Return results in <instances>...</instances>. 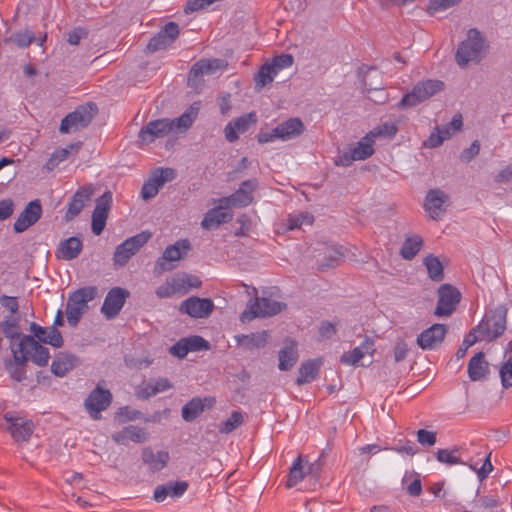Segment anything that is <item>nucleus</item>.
Returning a JSON list of instances; mask_svg holds the SVG:
<instances>
[{
    "instance_id": "a211bd4d",
    "label": "nucleus",
    "mask_w": 512,
    "mask_h": 512,
    "mask_svg": "<svg viewBox=\"0 0 512 512\" xmlns=\"http://www.w3.org/2000/svg\"><path fill=\"white\" fill-rule=\"evenodd\" d=\"M447 331L445 324H433L418 335L416 342L422 350H434L444 341Z\"/></svg>"
},
{
    "instance_id": "0e129e2a",
    "label": "nucleus",
    "mask_w": 512,
    "mask_h": 512,
    "mask_svg": "<svg viewBox=\"0 0 512 512\" xmlns=\"http://www.w3.org/2000/svg\"><path fill=\"white\" fill-rule=\"evenodd\" d=\"M409 352V346L403 339H398L395 343L393 354L395 362L403 361Z\"/></svg>"
},
{
    "instance_id": "4c0bfd02",
    "label": "nucleus",
    "mask_w": 512,
    "mask_h": 512,
    "mask_svg": "<svg viewBox=\"0 0 512 512\" xmlns=\"http://www.w3.org/2000/svg\"><path fill=\"white\" fill-rule=\"evenodd\" d=\"M174 282L181 294H186L192 289L200 288L202 285L199 277L188 273L177 274L174 276Z\"/></svg>"
},
{
    "instance_id": "6e6d98bb",
    "label": "nucleus",
    "mask_w": 512,
    "mask_h": 512,
    "mask_svg": "<svg viewBox=\"0 0 512 512\" xmlns=\"http://www.w3.org/2000/svg\"><path fill=\"white\" fill-rule=\"evenodd\" d=\"M293 56L291 54H281L279 56H275L270 62H268L275 71L279 73L281 70L289 68L293 64Z\"/></svg>"
},
{
    "instance_id": "f257e3e1",
    "label": "nucleus",
    "mask_w": 512,
    "mask_h": 512,
    "mask_svg": "<svg viewBox=\"0 0 512 512\" xmlns=\"http://www.w3.org/2000/svg\"><path fill=\"white\" fill-rule=\"evenodd\" d=\"M487 48L486 40L476 28H471L467 32V37L463 40L455 53V61L460 67H466L469 63L477 64L481 61Z\"/></svg>"
},
{
    "instance_id": "4be33fe9",
    "label": "nucleus",
    "mask_w": 512,
    "mask_h": 512,
    "mask_svg": "<svg viewBox=\"0 0 512 512\" xmlns=\"http://www.w3.org/2000/svg\"><path fill=\"white\" fill-rule=\"evenodd\" d=\"M222 67V61L219 59H202L193 64L188 74V85L198 87L201 84V78L204 75L214 73Z\"/></svg>"
},
{
    "instance_id": "5701e85b",
    "label": "nucleus",
    "mask_w": 512,
    "mask_h": 512,
    "mask_svg": "<svg viewBox=\"0 0 512 512\" xmlns=\"http://www.w3.org/2000/svg\"><path fill=\"white\" fill-rule=\"evenodd\" d=\"M448 199V195L440 189H431L428 191L424 207L431 219L437 220L445 213V203Z\"/></svg>"
},
{
    "instance_id": "aec40b11",
    "label": "nucleus",
    "mask_w": 512,
    "mask_h": 512,
    "mask_svg": "<svg viewBox=\"0 0 512 512\" xmlns=\"http://www.w3.org/2000/svg\"><path fill=\"white\" fill-rule=\"evenodd\" d=\"M4 420L8 424L6 429L15 441H27L33 433L34 425L30 420L15 416L12 413H6Z\"/></svg>"
},
{
    "instance_id": "774afa93",
    "label": "nucleus",
    "mask_w": 512,
    "mask_h": 512,
    "mask_svg": "<svg viewBox=\"0 0 512 512\" xmlns=\"http://www.w3.org/2000/svg\"><path fill=\"white\" fill-rule=\"evenodd\" d=\"M169 351L173 356L182 359L189 353V348L187 347L185 339L182 338L171 346Z\"/></svg>"
},
{
    "instance_id": "72a5a7b5",
    "label": "nucleus",
    "mask_w": 512,
    "mask_h": 512,
    "mask_svg": "<svg viewBox=\"0 0 512 512\" xmlns=\"http://www.w3.org/2000/svg\"><path fill=\"white\" fill-rule=\"evenodd\" d=\"M82 249V240L79 237L73 236L60 242L57 253L58 257L64 260H73L80 255Z\"/></svg>"
},
{
    "instance_id": "7c9ffc66",
    "label": "nucleus",
    "mask_w": 512,
    "mask_h": 512,
    "mask_svg": "<svg viewBox=\"0 0 512 512\" xmlns=\"http://www.w3.org/2000/svg\"><path fill=\"white\" fill-rule=\"evenodd\" d=\"M270 335L268 331H261L251 334H240L235 336V340L239 346L246 350H254L264 348Z\"/></svg>"
},
{
    "instance_id": "c756f323",
    "label": "nucleus",
    "mask_w": 512,
    "mask_h": 512,
    "mask_svg": "<svg viewBox=\"0 0 512 512\" xmlns=\"http://www.w3.org/2000/svg\"><path fill=\"white\" fill-rule=\"evenodd\" d=\"M170 456L167 451L154 452L152 448L146 447L142 451V461L151 471L156 472L165 468Z\"/></svg>"
},
{
    "instance_id": "1a4fd4ad",
    "label": "nucleus",
    "mask_w": 512,
    "mask_h": 512,
    "mask_svg": "<svg viewBox=\"0 0 512 512\" xmlns=\"http://www.w3.org/2000/svg\"><path fill=\"white\" fill-rule=\"evenodd\" d=\"M150 232H141L136 234L116 247L113 261L115 266H125L130 258L134 256L150 239Z\"/></svg>"
},
{
    "instance_id": "a18cd8bd",
    "label": "nucleus",
    "mask_w": 512,
    "mask_h": 512,
    "mask_svg": "<svg viewBox=\"0 0 512 512\" xmlns=\"http://www.w3.org/2000/svg\"><path fill=\"white\" fill-rule=\"evenodd\" d=\"M243 423V415L239 411H233L230 417L223 421L219 426V432L229 434L237 429Z\"/></svg>"
},
{
    "instance_id": "de8ad7c7",
    "label": "nucleus",
    "mask_w": 512,
    "mask_h": 512,
    "mask_svg": "<svg viewBox=\"0 0 512 512\" xmlns=\"http://www.w3.org/2000/svg\"><path fill=\"white\" fill-rule=\"evenodd\" d=\"M458 451V448H454L453 450L438 449L436 458L439 462L447 465L464 464V462L456 456Z\"/></svg>"
},
{
    "instance_id": "9b49d317",
    "label": "nucleus",
    "mask_w": 512,
    "mask_h": 512,
    "mask_svg": "<svg viewBox=\"0 0 512 512\" xmlns=\"http://www.w3.org/2000/svg\"><path fill=\"white\" fill-rule=\"evenodd\" d=\"M174 131V122L169 119H157L150 121L139 132L140 145H147L154 142L157 138H163Z\"/></svg>"
},
{
    "instance_id": "a878e982",
    "label": "nucleus",
    "mask_w": 512,
    "mask_h": 512,
    "mask_svg": "<svg viewBox=\"0 0 512 512\" xmlns=\"http://www.w3.org/2000/svg\"><path fill=\"white\" fill-rule=\"evenodd\" d=\"M214 404L215 399L213 397H205L204 399L194 397L182 407V418L187 422H192L203 413L205 408H211Z\"/></svg>"
},
{
    "instance_id": "473e14b6",
    "label": "nucleus",
    "mask_w": 512,
    "mask_h": 512,
    "mask_svg": "<svg viewBox=\"0 0 512 512\" xmlns=\"http://www.w3.org/2000/svg\"><path fill=\"white\" fill-rule=\"evenodd\" d=\"M468 375L472 381H481L489 373V363L485 360L483 352L476 353L468 363Z\"/></svg>"
},
{
    "instance_id": "f03ea898",
    "label": "nucleus",
    "mask_w": 512,
    "mask_h": 512,
    "mask_svg": "<svg viewBox=\"0 0 512 512\" xmlns=\"http://www.w3.org/2000/svg\"><path fill=\"white\" fill-rule=\"evenodd\" d=\"M12 352L16 362L26 363L31 360L39 367H45L50 359L48 348L30 335H24L16 345L12 344Z\"/></svg>"
},
{
    "instance_id": "20e7f679",
    "label": "nucleus",
    "mask_w": 512,
    "mask_h": 512,
    "mask_svg": "<svg viewBox=\"0 0 512 512\" xmlns=\"http://www.w3.org/2000/svg\"><path fill=\"white\" fill-rule=\"evenodd\" d=\"M95 286H86L72 292L66 304V316L68 323L75 327L82 315L88 309V302L92 301L97 295Z\"/></svg>"
},
{
    "instance_id": "f8f14e48",
    "label": "nucleus",
    "mask_w": 512,
    "mask_h": 512,
    "mask_svg": "<svg viewBox=\"0 0 512 512\" xmlns=\"http://www.w3.org/2000/svg\"><path fill=\"white\" fill-rule=\"evenodd\" d=\"M112 401V394L109 390L97 385L85 399L84 406L93 420L101 418V412L106 410Z\"/></svg>"
},
{
    "instance_id": "0eeeda50",
    "label": "nucleus",
    "mask_w": 512,
    "mask_h": 512,
    "mask_svg": "<svg viewBox=\"0 0 512 512\" xmlns=\"http://www.w3.org/2000/svg\"><path fill=\"white\" fill-rule=\"evenodd\" d=\"M97 106L93 103L81 105L67 114L61 121L60 132L68 134L87 127L97 114Z\"/></svg>"
},
{
    "instance_id": "37998d69",
    "label": "nucleus",
    "mask_w": 512,
    "mask_h": 512,
    "mask_svg": "<svg viewBox=\"0 0 512 512\" xmlns=\"http://www.w3.org/2000/svg\"><path fill=\"white\" fill-rule=\"evenodd\" d=\"M278 368L282 371L291 369L298 360V353L294 345L286 346L279 351Z\"/></svg>"
},
{
    "instance_id": "c03bdc74",
    "label": "nucleus",
    "mask_w": 512,
    "mask_h": 512,
    "mask_svg": "<svg viewBox=\"0 0 512 512\" xmlns=\"http://www.w3.org/2000/svg\"><path fill=\"white\" fill-rule=\"evenodd\" d=\"M307 473L304 471V458L299 455L290 467L289 476L286 482L287 488L294 487L297 483L303 480Z\"/></svg>"
},
{
    "instance_id": "8fccbe9b",
    "label": "nucleus",
    "mask_w": 512,
    "mask_h": 512,
    "mask_svg": "<svg viewBox=\"0 0 512 512\" xmlns=\"http://www.w3.org/2000/svg\"><path fill=\"white\" fill-rule=\"evenodd\" d=\"M396 133H397L396 125L393 123H390V122H386L382 125L375 127L368 134L371 136L372 139L375 140L376 137H380V136L393 137L396 135Z\"/></svg>"
},
{
    "instance_id": "7ed1b4c3",
    "label": "nucleus",
    "mask_w": 512,
    "mask_h": 512,
    "mask_svg": "<svg viewBox=\"0 0 512 512\" xmlns=\"http://www.w3.org/2000/svg\"><path fill=\"white\" fill-rule=\"evenodd\" d=\"M508 309L505 305H498L487 311L475 331L482 334V339L493 341L506 330Z\"/></svg>"
},
{
    "instance_id": "680f3d73",
    "label": "nucleus",
    "mask_w": 512,
    "mask_h": 512,
    "mask_svg": "<svg viewBox=\"0 0 512 512\" xmlns=\"http://www.w3.org/2000/svg\"><path fill=\"white\" fill-rule=\"evenodd\" d=\"M417 441L422 446L431 447L435 445L437 441L436 432L428 431L426 429H419L417 431Z\"/></svg>"
},
{
    "instance_id": "cd10ccee",
    "label": "nucleus",
    "mask_w": 512,
    "mask_h": 512,
    "mask_svg": "<svg viewBox=\"0 0 512 512\" xmlns=\"http://www.w3.org/2000/svg\"><path fill=\"white\" fill-rule=\"evenodd\" d=\"M112 440L120 445H126L129 441L143 443L148 439V433L144 428L129 425L111 435Z\"/></svg>"
},
{
    "instance_id": "2f4dec72",
    "label": "nucleus",
    "mask_w": 512,
    "mask_h": 512,
    "mask_svg": "<svg viewBox=\"0 0 512 512\" xmlns=\"http://www.w3.org/2000/svg\"><path fill=\"white\" fill-rule=\"evenodd\" d=\"M303 131L304 125L299 118H290L274 128V132L278 134V138L282 141L300 136Z\"/></svg>"
},
{
    "instance_id": "6ab92c4d",
    "label": "nucleus",
    "mask_w": 512,
    "mask_h": 512,
    "mask_svg": "<svg viewBox=\"0 0 512 512\" xmlns=\"http://www.w3.org/2000/svg\"><path fill=\"white\" fill-rule=\"evenodd\" d=\"M179 26L175 22H168L155 36H153L147 50L156 52L170 46L179 36Z\"/></svg>"
},
{
    "instance_id": "b1692460",
    "label": "nucleus",
    "mask_w": 512,
    "mask_h": 512,
    "mask_svg": "<svg viewBox=\"0 0 512 512\" xmlns=\"http://www.w3.org/2000/svg\"><path fill=\"white\" fill-rule=\"evenodd\" d=\"M92 195L93 188L90 185L80 187L71 198V201L68 203L64 220L69 222L78 216L85 207L86 203L91 200Z\"/></svg>"
},
{
    "instance_id": "13d9d810",
    "label": "nucleus",
    "mask_w": 512,
    "mask_h": 512,
    "mask_svg": "<svg viewBox=\"0 0 512 512\" xmlns=\"http://www.w3.org/2000/svg\"><path fill=\"white\" fill-rule=\"evenodd\" d=\"M256 121H257L256 114L251 112V113L245 114V115L237 118L236 120H234L232 122L236 126L239 133H244L249 129V127L252 124L256 123Z\"/></svg>"
},
{
    "instance_id": "4468645a",
    "label": "nucleus",
    "mask_w": 512,
    "mask_h": 512,
    "mask_svg": "<svg viewBox=\"0 0 512 512\" xmlns=\"http://www.w3.org/2000/svg\"><path fill=\"white\" fill-rule=\"evenodd\" d=\"M175 171L172 168H158L146 180L141 189V197L144 200H149L155 197L159 189L166 183L173 180Z\"/></svg>"
},
{
    "instance_id": "393cba45",
    "label": "nucleus",
    "mask_w": 512,
    "mask_h": 512,
    "mask_svg": "<svg viewBox=\"0 0 512 512\" xmlns=\"http://www.w3.org/2000/svg\"><path fill=\"white\" fill-rule=\"evenodd\" d=\"M32 337L37 338L39 342L49 344L55 348L63 346L64 340L60 331L54 326L42 327L35 322L30 324Z\"/></svg>"
},
{
    "instance_id": "bf43d9fd",
    "label": "nucleus",
    "mask_w": 512,
    "mask_h": 512,
    "mask_svg": "<svg viewBox=\"0 0 512 512\" xmlns=\"http://www.w3.org/2000/svg\"><path fill=\"white\" fill-rule=\"evenodd\" d=\"M26 363H18L14 360V363L10 362L6 365V368L10 376L17 382H21L26 378V372L24 365Z\"/></svg>"
},
{
    "instance_id": "2eb2a0df",
    "label": "nucleus",
    "mask_w": 512,
    "mask_h": 512,
    "mask_svg": "<svg viewBox=\"0 0 512 512\" xmlns=\"http://www.w3.org/2000/svg\"><path fill=\"white\" fill-rule=\"evenodd\" d=\"M214 308L215 305L211 299L191 296L180 304L179 311L192 318H207Z\"/></svg>"
},
{
    "instance_id": "a19ab883",
    "label": "nucleus",
    "mask_w": 512,
    "mask_h": 512,
    "mask_svg": "<svg viewBox=\"0 0 512 512\" xmlns=\"http://www.w3.org/2000/svg\"><path fill=\"white\" fill-rule=\"evenodd\" d=\"M74 367V357L68 354L57 356L52 364L51 371L54 375L63 377Z\"/></svg>"
},
{
    "instance_id": "4d7b16f0",
    "label": "nucleus",
    "mask_w": 512,
    "mask_h": 512,
    "mask_svg": "<svg viewBox=\"0 0 512 512\" xmlns=\"http://www.w3.org/2000/svg\"><path fill=\"white\" fill-rule=\"evenodd\" d=\"M34 39V34L31 31L17 32L10 37V41L21 48L28 47Z\"/></svg>"
},
{
    "instance_id": "3c124183",
    "label": "nucleus",
    "mask_w": 512,
    "mask_h": 512,
    "mask_svg": "<svg viewBox=\"0 0 512 512\" xmlns=\"http://www.w3.org/2000/svg\"><path fill=\"white\" fill-rule=\"evenodd\" d=\"M155 293L159 298H169L179 293V288L175 285L174 277L167 279L165 283L156 289Z\"/></svg>"
},
{
    "instance_id": "c85d7f7f",
    "label": "nucleus",
    "mask_w": 512,
    "mask_h": 512,
    "mask_svg": "<svg viewBox=\"0 0 512 512\" xmlns=\"http://www.w3.org/2000/svg\"><path fill=\"white\" fill-rule=\"evenodd\" d=\"M228 207L229 206H226L224 203H221L218 207L210 209L205 214L201 226L206 230H210L229 222L232 219V214L226 210Z\"/></svg>"
},
{
    "instance_id": "09e8293b",
    "label": "nucleus",
    "mask_w": 512,
    "mask_h": 512,
    "mask_svg": "<svg viewBox=\"0 0 512 512\" xmlns=\"http://www.w3.org/2000/svg\"><path fill=\"white\" fill-rule=\"evenodd\" d=\"M2 331L5 337L10 339H18L20 337V333L17 319L12 317H6L5 320L2 322Z\"/></svg>"
},
{
    "instance_id": "052dcab7",
    "label": "nucleus",
    "mask_w": 512,
    "mask_h": 512,
    "mask_svg": "<svg viewBox=\"0 0 512 512\" xmlns=\"http://www.w3.org/2000/svg\"><path fill=\"white\" fill-rule=\"evenodd\" d=\"M184 339L189 352L207 350L209 348V343L201 336H190Z\"/></svg>"
},
{
    "instance_id": "5fc2aeb1",
    "label": "nucleus",
    "mask_w": 512,
    "mask_h": 512,
    "mask_svg": "<svg viewBox=\"0 0 512 512\" xmlns=\"http://www.w3.org/2000/svg\"><path fill=\"white\" fill-rule=\"evenodd\" d=\"M313 221H314V217L312 214L301 213L297 216L289 218L288 229L289 230L298 229V228H301L302 225H304V224L312 225Z\"/></svg>"
},
{
    "instance_id": "bb28decb",
    "label": "nucleus",
    "mask_w": 512,
    "mask_h": 512,
    "mask_svg": "<svg viewBox=\"0 0 512 512\" xmlns=\"http://www.w3.org/2000/svg\"><path fill=\"white\" fill-rule=\"evenodd\" d=\"M188 487L187 481H169L155 488L153 499L156 502H163L167 497L179 498L187 491Z\"/></svg>"
},
{
    "instance_id": "e433bc0d",
    "label": "nucleus",
    "mask_w": 512,
    "mask_h": 512,
    "mask_svg": "<svg viewBox=\"0 0 512 512\" xmlns=\"http://www.w3.org/2000/svg\"><path fill=\"white\" fill-rule=\"evenodd\" d=\"M374 143V139L367 133L354 147L350 148L354 154V158L360 161L372 156L374 154Z\"/></svg>"
},
{
    "instance_id": "ddd939ff",
    "label": "nucleus",
    "mask_w": 512,
    "mask_h": 512,
    "mask_svg": "<svg viewBox=\"0 0 512 512\" xmlns=\"http://www.w3.org/2000/svg\"><path fill=\"white\" fill-rule=\"evenodd\" d=\"M258 185L259 182L256 178L243 181L233 194L222 198L220 203L230 207H246L253 202V192Z\"/></svg>"
},
{
    "instance_id": "338daca9",
    "label": "nucleus",
    "mask_w": 512,
    "mask_h": 512,
    "mask_svg": "<svg viewBox=\"0 0 512 512\" xmlns=\"http://www.w3.org/2000/svg\"><path fill=\"white\" fill-rule=\"evenodd\" d=\"M141 415L142 414L140 411L131 409L129 406L121 407V408H119V410L117 412V416L122 421H133V420L139 419L141 417Z\"/></svg>"
},
{
    "instance_id": "603ef678",
    "label": "nucleus",
    "mask_w": 512,
    "mask_h": 512,
    "mask_svg": "<svg viewBox=\"0 0 512 512\" xmlns=\"http://www.w3.org/2000/svg\"><path fill=\"white\" fill-rule=\"evenodd\" d=\"M460 1L461 0H429L427 12L432 15L436 12L444 11L457 5Z\"/></svg>"
},
{
    "instance_id": "e2e57ef3",
    "label": "nucleus",
    "mask_w": 512,
    "mask_h": 512,
    "mask_svg": "<svg viewBox=\"0 0 512 512\" xmlns=\"http://www.w3.org/2000/svg\"><path fill=\"white\" fill-rule=\"evenodd\" d=\"M475 332V329H473L471 332H469L468 335L465 336L462 345L458 348L456 352V357L458 359L463 358L466 355L468 348L478 341Z\"/></svg>"
},
{
    "instance_id": "f704fd0d",
    "label": "nucleus",
    "mask_w": 512,
    "mask_h": 512,
    "mask_svg": "<svg viewBox=\"0 0 512 512\" xmlns=\"http://www.w3.org/2000/svg\"><path fill=\"white\" fill-rule=\"evenodd\" d=\"M320 366L321 362L317 360H308L302 363V365L299 368V374L296 379V384L301 386L305 383L313 381L319 373Z\"/></svg>"
},
{
    "instance_id": "ea45409f",
    "label": "nucleus",
    "mask_w": 512,
    "mask_h": 512,
    "mask_svg": "<svg viewBox=\"0 0 512 512\" xmlns=\"http://www.w3.org/2000/svg\"><path fill=\"white\" fill-rule=\"evenodd\" d=\"M423 263L431 280L440 282L444 279V268L438 257L429 254L424 258Z\"/></svg>"
},
{
    "instance_id": "69168bd1",
    "label": "nucleus",
    "mask_w": 512,
    "mask_h": 512,
    "mask_svg": "<svg viewBox=\"0 0 512 512\" xmlns=\"http://www.w3.org/2000/svg\"><path fill=\"white\" fill-rule=\"evenodd\" d=\"M363 358L364 356L362 355L361 351L356 347L352 351L344 353L341 356L340 361L343 364L355 366Z\"/></svg>"
},
{
    "instance_id": "9d476101",
    "label": "nucleus",
    "mask_w": 512,
    "mask_h": 512,
    "mask_svg": "<svg viewBox=\"0 0 512 512\" xmlns=\"http://www.w3.org/2000/svg\"><path fill=\"white\" fill-rule=\"evenodd\" d=\"M438 302L434 310L437 317H449L461 301L460 291L451 284H442L438 288Z\"/></svg>"
},
{
    "instance_id": "864d4df0",
    "label": "nucleus",
    "mask_w": 512,
    "mask_h": 512,
    "mask_svg": "<svg viewBox=\"0 0 512 512\" xmlns=\"http://www.w3.org/2000/svg\"><path fill=\"white\" fill-rule=\"evenodd\" d=\"M501 384L504 388L512 387V356H510L499 371Z\"/></svg>"
},
{
    "instance_id": "c9c22d12",
    "label": "nucleus",
    "mask_w": 512,
    "mask_h": 512,
    "mask_svg": "<svg viewBox=\"0 0 512 512\" xmlns=\"http://www.w3.org/2000/svg\"><path fill=\"white\" fill-rule=\"evenodd\" d=\"M199 112V106L197 103H193L190 108L185 111L180 117L170 120L174 122V130L184 132L188 130L193 124Z\"/></svg>"
},
{
    "instance_id": "79ce46f5",
    "label": "nucleus",
    "mask_w": 512,
    "mask_h": 512,
    "mask_svg": "<svg viewBox=\"0 0 512 512\" xmlns=\"http://www.w3.org/2000/svg\"><path fill=\"white\" fill-rule=\"evenodd\" d=\"M277 74L275 68L268 62L263 64L254 78L256 89L260 91L263 87L272 83Z\"/></svg>"
},
{
    "instance_id": "f3484780",
    "label": "nucleus",
    "mask_w": 512,
    "mask_h": 512,
    "mask_svg": "<svg viewBox=\"0 0 512 512\" xmlns=\"http://www.w3.org/2000/svg\"><path fill=\"white\" fill-rule=\"evenodd\" d=\"M130 293L121 287L112 288L106 295L101 312L110 320L115 318L123 308Z\"/></svg>"
},
{
    "instance_id": "412c9836",
    "label": "nucleus",
    "mask_w": 512,
    "mask_h": 512,
    "mask_svg": "<svg viewBox=\"0 0 512 512\" xmlns=\"http://www.w3.org/2000/svg\"><path fill=\"white\" fill-rule=\"evenodd\" d=\"M41 215L42 206L40 201L36 199L29 202L14 223L15 232L22 233L26 231L41 218Z\"/></svg>"
},
{
    "instance_id": "58836bf2",
    "label": "nucleus",
    "mask_w": 512,
    "mask_h": 512,
    "mask_svg": "<svg viewBox=\"0 0 512 512\" xmlns=\"http://www.w3.org/2000/svg\"><path fill=\"white\" fill-rule=\"evenodd\" d=\"M423 246V239L419 235L407 237L400 249V255L405 260H412Z\"/></svg>"
},
{
    "instance_id": "6e6552de",
    "label": "nucleus",
    "mask_w": 512,
    "mask_h": 512,
    "mask_svg": "<svg viewBox=\"0 0 512 512\" xmlns=\"http://www.w3.org/2000/svg\"><path fill=\"white\" fill-rule=\"evenodd\" d=\"M191 248V243L188 239H180L174 244L168 245L163 251L162 256L157 259L154 273L160 275L165 271L174 269L176 266L172 263L184 259Z\"/></svg>"
},
{
    "instance_id": "423d86ee",
    "label": "nucleus",
    "mask_w": 512,
    "mask_h": 512,
    "mask_svg": "<svg viewBox=\"0 0 512 512\" xmlns=\"http://www.w3.org/2000/svg\"><path fill=\"white\" fill-rule=\"evenodd\" d=\"M444 89L440 80L428 79L417 83L410 93L405 94L398 103L399 109L414 107Z\"/></svg>"
},
{
    "instance_id": "dca6fc26",
    "label": "nucleus",
    "mask_w": 512,
    "mask_h": 512,
    "mask_svg": "<svg viewBox=\"0 0 512 512\" xmlns=\"http://www.w3.org/2000/svg\"><path fill=\"white\" fill-rule=\"evenodd\" d=\"M112 193L111 191L104 192L99 198L96 199L95 208L92 212V232L98 236L100 235L106 225L108 213L111 209Z\"/></svg>"
},
{
    "instance_id": "39448f33",
    "label": "nucleus",
    "mask_w": 512,
    "mask_h": 512,
    "mask_svg": "<svg viewBox=\"0 0 512 512\" xmlns=\"http://www.w3.org/2000/svg\"><path fill=\"white\" fill-rule=\"evenodd\" d=\"M286 308V304L266 297L250 300L247 309L240 314V321L248 323L255 318L271 317Z\"/></svg>"
},
{
    "instance_id": "49530a36",
    "label": "nucleus",
    "mask_w": 512,
    "mask_h": 512,
    "mask_svg": "<svg viewBox=\"0 0 512 512\" xmlns=\"http://www.w3.org/2000/svg\"><path fill=\"white\" fill-rule=\"evenodd\" d=\"M172 388L171 382L167 378H159L155 380L153 383H148L145 391L146 398L153 397L160 392H164L168 389Z\"/></svg>"
}]
</instances>
